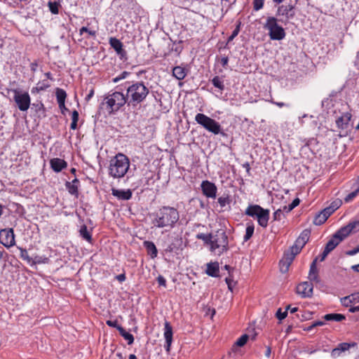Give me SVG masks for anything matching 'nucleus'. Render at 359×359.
Listing matches in <instances>:
<instances>
[{
	"mask_svg": "<svg viewBox=\"0 0 359 359\" xmlns=\"http://www.w3.org/2000/svg\"><path fill=\"white\" fill-rule=\"evenodd\" d=\"M124 88L129 99L128 109H135L144 103L150 93L157 103L162 104V94L158 91H150L147 84L143 81H127Z\"/></svg>",
	"mask_w": 359,
	"mask_h": 359,
	"instance_id": "nucleus-1",
	"label": "nucleus"
},
{
	"mask_svg": "<svg viewBox=\"0 0 359 359\" xmlns=\"http://www.w3.org/2000/svg\"><path fill=\"white\" fill-rule=\"evenodd\" d=\"M152 224L158 229L175 227L180 220V213L177 208L163 205L152 213Z\"/></svg>",
	"mask_w": 359,
	"mask_h": 359,
	"instance_id": "nucleus-2",
	"label": "nucleus"
},
{
	"mask_svg": "<svg viewBox=\"0 0 359 359\" xmlns=\"http://www.w3.org/2000/svg\"><path fill=\"white\" fill-rule=\"evenodd\" d=\"M311 236V230L306 229L303 230L294 243L283 254V258L279 262L280 270L282 273H286L292 263L297 255L300 253L302 248L309 241Z\"/></svg>",
	"mask_w": 359,
	"mask_h": 359,
	"instance_id": "nucleus-3",
	"label": "nucleus"
},
{
	"mask_svg": "<svg viewBox=\"0 0 359 359\" xmlns=\"http://www.w3.org/2000/svg\"><path fill=\"white\" fill-rule=\"evenodd\" d=\"M115 89L116 90L107 95L102 103V104H106L107 111L110 115L115 114L125 105L128 107V95L123 93L125 89L124 83L117 86Z\"/></svg>",
	"mask_w": 359,
	"mask_h": 359,
	"instance_id": "nucleus-4",
	"label": "nucleus"
},
{
	"mask_svg": "<svg viewBox=\"0 0 359 359\" xmlns=\"http://www.w3.org/2000/svg\"><path fill=\"white\" fill-rule=\"evenodd\" d=\"M161 254L169 258L178 255L183 250V238L181 234L175 232L167 235L161 243Z\"/></svg>",
	"mask_w": 359,
	"mask_h": 359,
	"instance_id": "nucleus-5",
	"label": "nucleus"
},
{
	"mask_svg": "<svg viewBox=\"0 0 359 359\" xmlns=\"http://www.w3.org/2000/svg\"><path fill=\"white\" fill-rule=\"evenodd\" d=\"M130 167L128 157L121 153L117 154L109 161V175L114 179L125 176Z\"/></svg>",
	"mask_w": 359,
	"mask_h": 359,
	"instance_id": "nucleus-6",
	"label": "nucleus"
},
{
	"mask_svg": "<svg viewBox=\"0 0 359 359\" xmlns=\"http://www.w3.org/2000/svg\"><path fill=\"white\" fill-rule=\"evenodd\" d=\"M195 121L207 131L215 135H221L223 137L226 136L220 123L204 114L198 113L195 116Z\"/></svg>",
	"mask_w": 359,
	"mask_h": 359,
	"instance_id": "nucleus-7",
	"label": "nucleus"
},
{
	"mask_svg": "<svg viewBox=\"0 0 359 359\" xmlns=\"http://www.w3.org/2000/svg\"><path fill=\"white\" fill-rule=\"evenodd\" d=\"M279 20L276 17L270 16L266 18L264 28L269 31V36L273 41L283 40L286 35L284 28L278 25Z\"/></svg>",
	"mask_w": 359,
	"mask_h": 359,
	"instance_id": "nucleus-8",
	"label": "nucleus"
},
{
	"mask_svg": "<svg viewBox=\"0 0 359 359\" xmlns=\"http://www.w3.org/2000/svg\"><path fill=\"white\" fill-rule=\"evenodd\" d=\"M7 93L13 92L14 93L13 100L21 111H27L31 106V97L27 91H24L20 88L10 89L6 88Z\"/></svg>",
	"mask_w": 359,
	"mask_h": 359,
	"instance_id": "nucleus-9",
	"label": "nucleus"
},
{
	"mask_svg": "<svg viewBox=\"0 0 359 359\" xmlns=\"http://www.w3.org/2000/svg\"><path fill=\"white\" fill-rule=\"evenodd\" d=\"M212 241L210 248L211 252H215L216 249L220 248V253H223L227 252L229 249L228 236L226 231L222 229L216 231L215 234L213 235Z\"/></svg>",
	"mask_w": 359,
	"mask_h": 359,
	"instance_id": "nucleus-10",
	"label": "nucleus"
},
{
	"mask_svg": "<svg viewBox=\"0 0 359 359\" xmlns=\"http://www.w3.org/2000/svg\"><path fill=\"white\" fill-rule=\"evenodd\" d=\"M295 15V6L292 3L279 6L276 13V17H279V22L284 25H287Z\"/></svg>",
	"mask_w": 359,
	"mask_h": 359,
	"instance_id": "nucleus-11",
	"label": "nucleus"
},
{
	"mask_svg": "<svg viewBox=\"0 0 359 359\" xmlns=\"http://www.w3.org/2000/svg\"><path fill=\"white\" fill-rule=\"evenodd\" d=\"M109 44L114 49L120 60L126 62L128 60V53L121 40L116 37H110Z\"/></svg>",
	"mask_w": 359,
	"mask_h": 359,
	"instance_id": "nucleus-12",
	"label": "nucleus"
},
{
	"mask_svg": "<svg viewBox=\"0 0 359 359\" xmlns=\"http://www.w3.org/2000/svg\"><path fill=\"white\" fill-rule=\"evenodd\" d=\"M15 233L13 228H6L0 230V243L9 248L15 244Z\"/></svg>",
	"mask_w": 359,
	"mask_h": 359,
	"instance_id": "nucleus-13",
	"label": "nucleus"
},
{
	"mask_svg": "<svg viewBox=\"0 0 359 359\" xmlns=\"http://www.w3.org/2000/svg\"><path fill=\"white\" fill-rule=\"evenodd\" d=\"M351 117L352 115L351 113L345 112L337 118L336 124L337 128L342 132L344 131V134H343L341 136H346L348 135V132L351 130L352 127V125L350 123Z\"/></svg>",
	"mask_w": 359,
	"mask_h": 359,
	"instance_id": "nucleus-14",
	"label": "nucleus"
},
{
	"mask_svg": "<svg viewBox=\"0 0 359 359\" xmlns=\"http://www.w3.org/2000/svg\"><path fill=\"white\" fill-rule=\"evenodd\" d=\"M203 194L210 198H215L217 196V187L215 183L209 180H203L201 184Z\"/></svg>",
	"mask_w": 359,
	"mask_h": 359,
	"instance_id": "nucleus-15",
	"label": "nucleus"
},
{
	"mask_svg": "<svg viewBox=\"0 0 359 359\" xmlns=\"http://www.w3.org/2000/svg\"><path fill=\"white\" fill-rule=\"evenodd\" d=\"M312 282L313 281H306L299 284L296 288L297 293L300 294L303 298L311 297L313 290Z\"/></svg>",
	"mask_w": 359,
	"mask_h": 359,
	"instance_id": "nucleus-16",
	"label": "nucleus"
},
{
	"mask_svg": "<svg viewBox=\"0 0 359 359\" xmlns=\"http://www.w3.org/2000/svg\"><path fill=\"white\" fill-rule=\"evenodd\" d=\"M163 336L165 341L164 348L167 353L169 354L170 352L171 344L172 342L173 331L172 327L171 326L170 323L168 321H165L164 324Z\"/></svg>",
	"mask_w": 359,
	"mask_h": 359,
	"instance_id": "nucleus-17",
	"label": "nucleus"
},
{
	"mask_svg": "<svg viewBox=\"0 0 359 359\" xmlns=\"http://www.w3.org/2000/svg\"><path fill=\"white\" fill-rule=\"evenodd\" d=\"M270 211L269 209L260 208L258 213L255 215V219H257V222L262 227L266 228L268 226L269 219Z\"/></svg>",
	"mask_w": 359,
	"mask_h": 359,
	"instance_id": "nucleus-18",
	"label": "nucleus"
},
{
	"mask_svg": "<svg viewBox=\"0 0 359 359\" xmlns=\"http://www.w3.org/2000/svg\"><path fill=\"white\" fill-rule=\"evenodd\" d=\"M111 194L121 201H128L133 196V192L131 189H118L115 188L111 189Z\"/></svg>",
	"mask_w": 359,
	"mask_h": 359,
	"instance_id": "nucleus-19",
	"label": "nucleus"
},
{
	"mask_svg": "<svg viewBox=\"0 0 359 359\" xmlns=\"http://www.w3.org/2000/svg\"><path fill=\"white\" fill-rule=\"evenodd\" d=\"M50 166L55 172L58 173L67 168V162L60 158H53L50 160Z\"/></svg>",
	"mask_w": 359,
	"mask_h": 359,
	"instance_id": "nucleus-20",
	"label": "nucleus"
},
{
	"mask_svg": "<svg viewBox=\"0 0 359 359\" xmlns=\"http://www.w3.org/2000/svg\"><path fill=\"white\" fill-rule=\"evenodd\" d=\"M65 185L69 194L75 196L76 198L79 197L80 181L77 178H74L72 182H66Z\"/></svg>",
	"mask_w": 359,
	"mask_h": 359,
	"instance_id": "nucleus-21",
	"label": "nucleus"
},
{
	"mask_svg": "<svg viewBox=\"0 0 359 359\" xmlns=\"http://www.w3.org/2000/svg\"><path fill=\"white\" fill-rule=\"evenodd\" d=\"M189 69L187 67V65L183 66H175L172 68V76L177 80L181 81L183 80L189 73Z\"/></svg>",
	"mask_w": 359,
	"mask_h": 359,
	"instance_id": "nucleus-22",
	"label": "nucleus"
},
{
	"mask_svg": "<svg viewBox=\"0 0 359 359\" xmlns=\"http://www.w3.org/2000/svg\"><path fill=\"white\" fill-rule=\"evenodd\" d=\"M318 257H316L310 265V269L309 273V279L310 281H313L316 283L320 281L318 276V270L316 266Z\"/></svg>",
	"mask_w": 359,
	"mask_h": 359,
	"instance_id": "nucleus-23",
	"label": "nucleus"
},
{
	"mask_svg": "<svg viewBox=\"0 0 359 359\" xmlns=\"http://www.w3.org/2000/svg\"><path fill=\"white\" fill-rule=\"evenodd\" d=\"M205 273L210 277H219V263L217 262L208 263Z\"/></svg>",
	"mask_w": 359,
	"mask_h": 359,
	"instance_id": "nucleus-24",
	"label": "nucleus"
},
{
	"mask_svg": "<svg viewBox=\"0 0 359 359\" xmlns=\"http://www.w3.org/2000/svg\"><path fill=\"white\" fill-rule=\"evenodd\" d=\"M143 247L145 248L147 255L151 259H154L157 257L158 249L153 241H144L143 242Z\"/></svg>",
	"mask_w": 359,
	"mask_h": 359,
	"instance_id": "nucleus-25",
	"label": "nucleus"
},
{
	"mask_svg": "<svg viewBox=\"0 0 359 359\" xmlns=\"http://www.w3.org/2000/svg\"><path fill=\"white\" fill-rule=\"evenodd\" d=\"M31 108L32 110L34 111V112L37 114H39V117H46V109L42 102V101H36V102H34L31 104Z\"/></svg>",
	"mask_w": 359,
	"mask_h": 359,
	"instance_id": "nucleus-26",
	"label": "nucleus"
},
{
	"mask_svg": "<svg viewBox=\"0 0 359 359\" xmlns=\"http://www.w3.org/2000/svg\"><path fill=\"white\" fill-rule=\"evenodd\" d=\"M91 231L88 229V227L86 224H83L81 226L79 229L80 236L85 241H88L89 243H93V238Z\"/></svg>",
	"mask_w": 359,
	"mask_h": 359,
	"instance_id": "nucleus-27",
	"label": "nucleus"
},
{
	"mask_svg": "<svg viewBox=\"0 0 359 359\" xmlns=\"http://www.w3.org/2000/svg\"><path fill=\"white\" fill-rule=\"evenodd\" d=\"M60 0L58 1H48L47 4V6L48 7V9L50 12L53 15H57L60 13V10L62 8V5L60 3Z\"/></svg>",
	"mask_w": 359,
	"mask_h": 359,
	"instance_id": "nucleus-28",
	"label": "nucleus"
},
{
	"mask_svg": "<svg viewBox=\"0 0 359 359\" xmlns=\"http://www.w3.org/2000/svg\"><path fill=\"white\" fill-rule=\"evenodd\" d=\"M323 318L326 321L341 322L346 319V316L341 313H331L325 314Z\"/></svg>",
	"mask_w": 359,
	"mask_h": 359,
	"instance_id": "nucleus-29",
	"label": "nucleus"
},
{
	"mask_svg": "<svg viewBox=\"0 0 359 359\" xmlns=\"http://www.w3.org/2000/svg\"><path fill=\"white\" fill-rule=\"evenodd\" d=\"M114 3L121 11L128 9L134 6V0H114Z\"/></svg>",
	"mask_w": 359,
	"mask_h": 359,
	"instance_id": "nucleus-30",
	"label": "nucleus"
},
{
	"mask_svg": "<svg viewBox=\"0 0 359 359\" xmlns=\"http://www.w3.org/2000/svg\"><path fill=\"white\" fill-rule=\"evenodd\" d=\"M261 206L257 204H250L245 211V214L252 218L258 213Z\"/></svg>",
	"mask_w": 359,
	"mask_h": 359,
	"instance_id": "nucleus-31",
	"label": "nucleus"
},
{
	"mask_svg": "<svg viewBox=\"0 0 359 359\" xmlns=\"http://www.w3.org/2000/svg\"><path fill=\"white\" fill-rule=\"evenodd\" d=\"M120 335L128 341V345H131L134 342V337L132 334L127 332L123 327L118 328Z\"/></svg>",
	"mask_w": 359,
	"mask_h": 359,
	"instance_id": "nucleus-32",
	"label": "nucleus"
},
{
	"mask_svg": "<svg viewBox=\"0 0 359 359\" xmlns=\"http://www.w3.org/2000/svg\"><path fill=\"white\" fill-rule=\"evenodd\" d=\"M196 238L199 240H202L204 242L205 245H210L211 247V243H212V238H213V235L212 233H199L196 234Z\"/></svg>",
	"mask_w": 359,
	"mask_h": 359,
	"instance_id": "nucleus-33",
	"label": "nucleus"
},
{
	"mask_svg": "<svg viewBox=\"0 0 359 359\" xmlns=\"http://www.w3.org/2000/svg\"><path fill=\"white\" fill-rule=\"evenodd\" d=\"M55 96L57 102L58 103H62L65 102L66 98H67V93L66 91L60 88H55Z\"/></svg>",
	"mask_w": 359,
	"mask_h": 359,
	"instance_id": "nucleus-34",
	"label": "nucleus"
},
{
	"mask_svg": "<svg viewBox=\"0 0 359 359\" xmlns=\"http://www.w3.org/2000/svg\"><path fill=\"white\" fill-rule=\"evenodd\" d=\"M255 226L252 222H250L247 223V226L245 229V233L243 237L244 241H248L251 238L254 233Z\"/></svg>",
	"mask_w": 359,
	"mask_h": 359,
	"instance_id": "nucleus-35",
	"label": "nucleus"
},
{
	"mask_svg": "<svg viewBox=\"0 0 359 359\" xmlns=\"http://www.w3.org/2000/svg\"><path fill=\"white\" fill-rule=\"evenodd\" d=\"M217 202L219 204V206L222 208H224L226 205H230L231 203V198L229 194H224L222 196L218 198Z\"/></svg>",
	"mask_w": 359,
	"mask_h": 359,
	"instance_id": "nucleus-36",
	"label": "nucleus"
},
{
	"mask_svg": "<svg viewBox=\"0 0 359 359\" xmlns=\"http://www.w3.org/2000/svg\"><path fill=\"white\" fill-rule=\"evenodd\" d=\"M31 261L30 266H34L36 264H48L50 259L46 256L36 255L34 258H32Z\"/></svg>",
	"mask_w": 359,
	"mask_h": 359,
	"instance_id": "nucleus-37",
	"label": "nucleus"
},
{
	"mask_svg": "<svg viewBox=\"0 0 359 359\" xmlns=\"http://www.w3.org/2000/svg\"><path fill=\"white\" fill-rule=\"evenodd\" d=\"M84 34H87V35L84 37L85 39H95L96 38V31L89 29L86 27H82L79 29V34L81 36L83 35Z\"/></svg>",
	"mask_w": 359,
	"mask_h": 359,
	"instance_id": "nucleus-38",
	"label": "nucleus"
},
{
	"mask_svg": "<svg viewBox=\"0 0 359 359\" xmlns=\"http://www.w3.org/2000/svg\"><path fill=\"white\" fill-rule=\"evenodd\" d=\"M313 313L309 311H300L296 314V317L301 321H306L313 318Z\"/></svg>",
	"mask_w": 359,
	"mask_h": 359,
	"instance_id": "nucleus-39",
	"label": "nucleus"
},
{
	"mask_svg": "<svg viewBox=\"0 0 359 359\" xmlns=\"http://www.w3.org/2000/svg\"><path fill=\"white\" fill-rule=\"evenodd\" d=\"M211 83L214 87L218 88L220 91H223L225 88L224 81L219 76H214L211 80Z\"/></svg>",
	"mask_w": 359,
	"mask_h": 359,
	"instance_id": "nucleus-40",
	"label": "nucleus"
},
{
	"mask_svg": "<svg viewBox=\"0 0 359 359\" xmlns=\"http://www.w3.org/2000/svg\"><path fill=\"white\" fill-rule=\"evenodd\" d=\"M356 184V189L353 191L352 192L349 193L345 198L344 201L346 203H349L353 200L354 198L356 197V196L359 193V180L357 181Z\"/></svg>",
	"mask_w": 359,
	"mask_h": 359,
	"instance_id": "nucleus-41",
	"label": "nucleus"
},
{
	"mask_svg": "<svg viewBox=\"0 0 359 359\" xmlns=\"http://www.w3.org/2000/svg\"><path fill=\"white\" fill-rule=\"evenodd\" d=\"M300 203V200L299 198H294L292 203L290 204H289L288 205H285L283 207V211H285V212H290V211H292L294 208H296L297 206H298Z\"/></svg>",
	"mask_w": 359,
	"mask_h": 359,
	"instance_id": "nucleus-42",
	"label": "nucleus"
},
{
	"mask_svg": "<svg viewBox=\"0 0 359 359\" xmlns=\"http://www.w3.org/2000/svg\"><path fill=\"white\" fill-rule=\"evenodd\" d=\"M357 346V343L355 342H342L337 345V347L339 348V350L341 352H344L346 351H348L351 347H355Z\"/></svg>",
	"mask_w": 359,
	"mask_h": 359,
	"instance_id": "nucleus-43",
	"label": "nucleus"
},
{
	"mask_svg": "<svg viewBox=\"0 0 359 359\" xmlns=\"http://www.w3.org/2000/svg\"><path fill=\"white\" fill-rule=\"evenodd\" d=\"M18 249L20 251V257L26 261L27 264L30 265L32 257L29 256L27 250L19 246L18 247Z\"/></svg>",
	"mask_w": 359,
	"mask_h": 359,
	"instance_id": "nucleus-44",
	"label": "nucleus"
},
{
	"mask_svg": "<svg viewBox=\"0 0 359 359\" xmlns=\"http://www.w3.org/2000/svg\"><path fill=\"white\" fill-rule=\"evenodd\" d=\"M327 219H325V217L321 214V212L320 211L318 214L316 215L313 219V224L316 226H320L324 224Z\"/></svg>",
	"mask_w": 359,
	"mask_h": 359,
	"instance_id": "nucleus-45",
	"label": "nucleus"
},
{
	"mask_svg": "<svg viewBox=\"0 0 359 359\" xmlns=\"http://www.w3.org/2000/svg\"><path fill=\"white\" fill-rule=\"evenodd\" d=\"M290 307V305H287L285 308V310L284 311H282V309L280 308L277 310L276 313V317L280 320H283L285 319L287 316V311Z\"/></svg>",
	"mask_w": 359,
	"mask_h": 359,
	"instance_id": "nucleus-46",
	"label": "nucleus"
},
{
	"mask_svg": "<svg viewBox=\"0 0 359 359\" xmlns=\"http://www.w3.org/2000/svg\"><path fill=\"white\" fill-rule=\"evenodd\" d=\"M249 339V335L247 334H244L241 335L234 343V345L238 347H242L246 344L248 340Z\"/></svg>",
	"mask_w": 359,
	"mask_h": 359,
	"instance_id": "nucleus-47",
	"label": "nucleus"
},
{
	"mask_svg": "<svg viewBox=\"0 0 359 359\" xmlns=\"http://www.w3.org/2000/svg\"><path fill=\"white\" fill-rule=\"evenodd\" d=\"M339 245V242L335 241L334 238H331L325 245L324 249L327 250L328 252H332L337 245Z\"/></svg>",
	"mask_w": 359,
	"mask_h": 359,
	"instance_id": "nucleus-48",
	"label": "nucleus"
},
{
	"mask_svg": "<svg viewBox=\"0 0 359 359\" xmlns=\"http://www.w3.org/2000/svg\"><path fill=\"white\" fill-rule=\"evenodd\" d=\"M182 41H173L172 46L171 47V51L176 53L177 55H180L183 50V47L182 46Z\"/></svg>",
	"mask_w": 359,
	"mask_h": 359,
	"instance_id": "nucleus-49",
	"label": "nucleus"
},
{
	"mask_svg": "<svg viewBox=\"0 0 359 359\" xmlns=\"http://www.w3.org/2000/svg\"><path fill=\"white\" fill-rule=\"evenodd\" d=\"M241 22L238 21L236 25L234 30L232 32L231 34L228 37V42L232 41L234 39V38H236L238 36L241 30Z\"/></svg>",
	"mask_w": 359,
	"mask_h": 359,
	"instance_id": "nucleus-50",
	"label": "nucleus"
},
{
	"mask_svg": "<svg viewBox=\"0 0 359 359\" xmlns=\"http://www.w3.org/2000/svg\"><path fill=\"white\" fill-rule=\"evenodd\" d=\"M344 301H348V303L359 302V292H355L346 297H344Z\"/></svg>",
	"mask_w": 359,
	"mask_h": 359,
	"instance_id": "nucleus-51",
	"label": "nucleus"
},
{
	"mask_svg": "<svg viewBox=\"0 0 359 359\" xmlns=\"http://www.w3.org/2000/svg\"><path fill=\"white\" fill-rule=\"evenodd\" d=\"M130 74V72L127 71L122 72L119 75L112 79L113 83H118L122 79H125Z\"/></svg>",
	"mask_w": 359,
	"mask_h": 359,
	"instance_id": "nucleus-52",
	"label": "nucleus"
},
{
	"mask_svg": "<svg viewBox=\"0 0 359 359\" xmlns=\"http://www.w3.org/2000/svg\"><path fill=\"white\" fill-rule=\"evenodd\" d=\"M264 4V0H253L252 4H253V10L255 11H258L261 10Z\"/></svg>",
	"mask_w": 359,
	"mask_h": 359,
	"instance_id": "nucleus-53",
	"label": "nucleus"
},
{
	"mask_svg": "<svg viewBox=\"0 0 359 359\" xmlns=\"http://www.w3.org/2000/svg\"><path fill=\"white\" fill-rule=\"evenodd\" d=\"M339 233H340L342 236L346 238L353 231L351 229V227H348V224L340 228L339 230Z\"/></svg>",
	"mask_w": 359,
	"mask_h": 359,
	"instance_id": "nucleus-54",
	"label": "nucleus"
},
{
	"mask_svg": "<svg viewBox=\"0 0 359 359\" xmlns=\"http://www.w3.org/2000/svg\"><path fill=\"white\" fill-rule=\"evenodd\" d=\"M342 201L339 198H337L333 201L331 204L329 205L330 208H332L334 211H336L338 208H339L342 205Z\"/></svg>",
	"mask_w": 359,
	"mask_h": 359,
	"instance_id": "nucleus-55",
	"label": "nucleus"
},
{
	"mask_svg": "<svg viewBox=\"0 0 359 359\" xmlns=\"http://www.w3.org/2000/svg\"><path fill=\"white\" fill-rule=\"evenodd\" d=\"M321 214H323L325 219H328V217L334 212L332 209V208H330V206L324 208L321 211Z\"/></svg>",
	"mask_w": 359,
	"mask_h": 359,
	"instance_id": "nucleus-56",
	"label": "nucleus"
},
{
	"mask_svg": "<svg viewBox=\"0 0 359 359\" xmlns=\"http://www.w3.org/2000/svg\"><path fill=\"white\" fill-rule=\"evenodd\" d=\"M106 324H107L109 327L116 328L118 331V328H119V327H122V326H121V325H120L118 323V321H117L116 320H107Z\"/></svg>",
	"mask_w": 359,
	"mask_h": 359,
	"instance_id": "nucleus-57",
	"label": "nucleus"
},
{
	"mask_svg": "<svg viewBox=\"0 0 359 359\" xmlns=\"http://www.w3.org/2000/svg\"><path fill=\"white\" fill-rule=\"evenodd\" d=\"M41 81H39L37 83H36V86L35 87H33L31 90V93L32 94H36V93H40L41 91L42 90H44V88L43 86H39V85H41Z\"/></svg>",
	"mask_w": 359,
	"mask_h": 359,
	"instance_id": "nucleus-58",
	"label": "nucleus"
},
{
	"mask_svg": "<svg viewBox=\"0 0 359 359\" xmlns=\"http://www.w3.org/2000/svg\"><path fill=\"white\" fill-rule=\"evenodd\" d=\"M348 227H351V229L353 231H359V219L358 220H355L348 223Z\"/></svg>",
	"mask_w": 359,
	"mask_h": 359,
	"instance_id": "nucleus-59",
	"label": "nucleus"
},
{
	"mask_svg": "<svg viewBox=\"0 0 359 359\" xmlns=\"http://www.w3.org/2000/svg\"><path fill=\"white\" fill-rule=\"evenodd\" d=\"M283 215V210L281 209H278L273 214V220L280 221L281 219V216Z\"/></svg>",
	"mask_w": 359,
	"mask_h": 359,
	"instance_id": "nucleus-60",
	"label": "nucleus"
},
{
	"mask_svg": "<svg viewBox=\"0 0 359 359\" xmlns=\"http://www.w3.org/2000/svg\"><path fill=\"white\" fill-rule=\"evenodd\" d=\"M332 238H334L337 242H339V244L340 243V242H341L345 238V237L344 236H342L340 233H339V231H337L332 235Z\"/></svg>",
	"mask_w": 359,
	"mask_h": 359,
	"instance_id": "nucleus-61",
	"label": "nucleus"
},
{
	"mask_svg": "<svg viewBox=\"0 0 359 359\" xmlns=\"http://www.w3.org/2000/svg\"><path fill=\"white\" fill-rule=\"evenodd\" d=\"M156 280H157V282H158L159 285L163 286L164 287H167L166 280H165V278L163 276L159 275L157 277Z\"/></svg>",
	"mask_w": 359,
	"mask_h": 359,
	"instance_id": "nucleus-62",
	"label": "nucleus"
},
{
	"mask_svg": "<svg viewBox=\"0 0 359 359\" xmlns=\"http://www.w3.org/2000/svg\"><path fill=\"white\" fill-rule=\"evenodd\" d=\"M341 353V351H340V350H339V348L337 346L336 348H334L332 350L331 356L333 358H336L340 355Z\"/></svg>",
	"mask_w": 359,
	"mask_h": 359,
	"instance_id": "nucleus-63",
	"label": "nucleus"
},
{
	"mask_svg": "<svg viewBox=\"0 0 359 359\" xmlns=\"http://www.w3.org/2000/svg\"><path fill=\"white\" fill-rule=\"evenodd\" d=\"M358 252H359V245L356 248H355L351 250L346 251V254L349 256H353Z\"/></svg>",
	"mask_w": 359,
	"mask_h": 359,
	"instance_id": "nucleus-64",
	"label": "nucleus"
}]
</instances>
